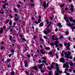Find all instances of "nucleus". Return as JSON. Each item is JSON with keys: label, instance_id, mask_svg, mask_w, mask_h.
<instances>
[{"label": "nucleus", "instance_id": "obj_13", "mask_svg": "<svg viewBox=\"0 0 75 75\" xmlns=\"http://www.w3.org/2000/svg\"><path fill=\"white\" fill-rule=\"evenodd\" d=\"M46 23L47 24H48L47 26V27H48V26H50V25H51V23H52L51 22H47Z\"/></svg>", "mask_w": 75, "mask_h": 75}, {"label": "nucleus", "instance_id": "obj_48", "mask_svg": "<svg viewBox=\"0 0 75 75\" xmlns=\"http://www.w3.org/2000/svg\"><path fill=\"white\" fill-rule=\"evenodd\" d=\"M67 43L65 42L64 43V46H67Z\"/></svg>", "mask_w": 75, "mask_h": 75}, {"label": "nucleus", "instance_id": "obj_31", "mask_svg": "<svg viewBox=\"0 0 75 75\" xmlns=\"http://www.w3.org/2000/svg\"><path fill=\"white\" fill-rule=\"evenodd\" d=\"M43 32L45 34H48V33H47V31L45 30H44L43 31Z\"/></svg>", "mask_w": 75, "mask_h": 75}, {"label": "nucleus", "instance_id": "obj_45", "mask_svg": "<svg viewBox=\"0 0 75 75\" xmlns=\"http://www.w3.org/2000/svg\"><path fill=\"white\" fill-rule=\"evenodd\" d=\"M40 40L42 42H43V41H44V40H43V39H42V38L40 39Z\"/></svg>", "mask_w": 75, "mask_h": 75}, {"label": "nucleus", "instance_id": "obj_19", "mask_svg": "<svg viewBox=\"0 0 75 75\" xmlns=\"http://www.w3.org/2000/svg\"><path fill=\"white\" fill-rule=\"evenodd\" d=\"M69 20H70V21H71V22H74L75 21H74V20H72V18H69Z\"/></svg>", "mask_w": 75, "mask_h": 75}, {"label": "nucleus", "instance_id": "obj_51", "mask_svg": "<svg viewBox=\"0 0 75 75\" xmlns=\"http://www.w3.org/2000/svg\"><path fill=\"white\" fill-rule=\"evenodd\" d=\"M34 58H36L37 57V55L35 54L34 56Z\"/></svg>", "mask_w": 75, "mask_h": 75}, {"label": "nucleus", "instance_id": "obj_41", "mask_svg": "<svg viewBox=\"0 0 75 75\" xmlns=\"http://www.w3.org/2000/svg\"><path fill=\"white\" fill-rule=\"evenodd\" d=\"M25 73L27 74V75H29V74L28 73V72L27 71H25Z\"/></svg>", "mask_w": 75, "mask_h": 75}, {"label": "nucleus", "instance_id": "obj_30", "mask_svg": "<svg viewBox=\"0 0 75 75\" xmlns=\"http://www.w3.org/2000/svg\"><path fill=\"white\" fill-rule=\"evenodd\" d=\"M50 48L48 47H46L45 48V50H50Z\"/></svg>", "mask_w": 75, "mask_h": 75}, {"label": "nucleus", "instance_id": "obj_14", "mask_svg": "<svg viewBox=\"0 0 75 75\" xmlns=\"http://www.w3.org/2000/svg\"><path fill=\"white\" fill-rule=\"evenodd\" d=\"M71 8H70V10H71V12H73L74 11V8H74V6L71 5Z\"/></svg>", "mask_w": 75, "mask_h": 75}, {"label": "nucleus", "instance_id": "obj_7", "mask_svg": "<svg viewBox=\"0 0 75 75\" xmlns=\"http://www.w3.org/2000/svg\"><path fill=\"white\" fill-rule=\"evenodd\" d=\"M52 38L53 40H58V39L57 38V37H55V36L54 35H53L52 36Z\"/></svg>", "mask_w": 75, "mask_h": 75}, {"label": "nucleus", "instance_id": "obj_23", "mask_svg": "<svg viewBox=\"0 0 75 75\" xmlns=\"http://www.w3.org/2000/svg\"><path fill=\"white\" fill-rule=\"evenodd\" d=\"M35 6V4H30V7H33Z\"/></svg>", "mask_w": 75, "mask_h": 75}, {"label": "nucleus", "instance_id": "obj_16", "mask_svg": "<svg viewBox=\"0 0 75 75\" xmlns=\"http://www.w3.org/2000/svg\"><path fill=\"white\" fill-rule=\"evenodd\" d=\"M57 25L59 26V28H62V25L61 24V23H59L57 24Z\"/></svg>", "mask_w": 75, "mask_h": 75}, {"label": "nucleus", "instance_id": "obj_44", "mask_svg": "<svg viewBox=\"0 0 75 75\" xmlns=\"http://www.w3.org/2000/svg\"><path fill=\"white\" fill-rule=\"evenodd\" d=\"M66 35H68V34H69V32H68V31H67L66 33Z\"/></svg>", "mask_w": 75, "mask_h": 75}, {"label": "nucleus", "instance_id": "obj_2", "mask_svg": "<svg viewBox=\"0 0 75 75\" xmlns=\"http://www.w3.org/2000/svg\"><path fill=\"white\" fill-rule=\"evenodd\" d=\"M67 23L66 25L67 26H69V27H72V25H74V24L73 23H72L71 24V23L69 22V19H67L66 21Z\"/></svg>", "mask_w": 75, "mask_h": 75}, {"label": "nucleus", "instance_id": "obj_56", "mask_svg": "<svg viewBox=\"0 0 75 75\" xmlns=\"http://www.w3.org/2000/svg\"><path fill=\"white\" fill-rule=\"evenodd\" d=\"M40 71L42 73H44V71L43 70H40Z\"/></svg>", "mask_w": 75, "mask_h": 75}, {"label": "nucleus", "instance_id": "obj_22", "mask_svg": "<svg viewBox=\"0 0 75 75\" xmlns=\"http://www.w3.org/2000/svg\"><path fill=\"white\" fill-rule=\"evenodd\" d=\"M3 29L2 28H1V30H0V33L1 34L3 33Z\"/></svg>", "mask_w": 75, "mask_h": 75}, {"label": "nucleus", "instance_id": "obj_33", "mask_svg": "<svg viewBox=\"0 0 75 75\" xmlns=\"http://www.w3.org/2000/svg\"><path fill=\"white\" fill-rule=\"evenodd\" d=\"M48 74L49 75H51V74H52V72H51V71H50L48 72Z\"/></svg>", "mask_w": 75, "mask_h": 75}, {"label": "nucleus", "instance_id": "obj_26", "mask_svg": "<svg viewBox=\"0 0 75 75\" xmlns=\"http://www.w3.org/2000/svg\"><path fill=\"white\" fill-rule=\"evenodd\" d=\"M58 42H58V41H56L55 42V43L54 44V45H57V44H58Z\"/></svg>", "mask_w": 75, "mask_h": 75}, {"label": "nucleus", "instance_id": "obj_43", "mask_svg": "<svg viewBox=\"0 0 75 75\" xmlns=\"http://www.w3.org/2000/svg\"><path fill=\"white\" fill-rule=\"evenodd\" d=\"M12 23H11V21H10L9 23V25H11Z\"/></svg>", "mask_w": 75, "mask_h": 75}, {"label": "nucleus", "instance_id": "obj_34", "mask_svg": "<svg viewBox=\"0 0 75 75\" xmlns=\"http://www.w3.org/2000/svg\"><path fill=\"white\" fill-rule=\"evenodd\" d=\"M12 36H10L9 37V40H10V41H11V40H12Z\"/></svg>", "mask_w": 75, "mask_h": 75}, {"label": "nucleus", "instance_id": "obj_61", "mask_svg": "<svg viewBox=\"0 0 75 75\" xmlns=\"http://www.w3.org/2000/svg\"><path fill=\"white\" fill-rule=\"evenodd\" d=\"M39 63H41V60H39Z\"/></svg>", "mask_w": 75, "mask_h": 75}, {"label": "nucleus", "instance_id": "obj_12", "mask_svg": "<svg viewBox=\"0 0 75 75\" xmlns=\"http://www.w3.org/2000/svg\"><path fill=\"white\" fill-rule=\"evenodd\" d=\"M54 68V66L52 65L51 67H47V68L49 70H51L52 69V68Z\"/></svg>", "mask_w": 75, "mask_h": 75}, {"label": "nucleus", "instance_id": "obj_63", "mask_svg": "<svg viewBox=\"0 0 75 75\" xmlns=\"http://www.w3.org/2000/svg\"><path fill=\"white\" fill-rule=\"evenodd\" d=\"M55 31L56 32H57V31H58V29L56 28L55 29Z\"/></svg>", "mask_w": 75, "mask_h": 75}, {"label": "nucleus", "instance_id": "obj_3", "mask_svg": "<svg viewBox=\"0 0 75 75\" xmlns=\"http://www.w3.org/2000/svg\"><path fill=\"white\" fill-rule=\"evenodd\" d=\"M42 59H43V60L42 61V62L45 63V64H47V65H48V64L47 63V62L46 60L47 59L45 57H43Z\"/></svg>", "mask_w": 75, "mask_h": 75}, {"label": "nucleus", "instance_id": "obj_10", "mask_svg": "<svg viewBox=\"0 0 75 75\" xmlns=\"http://www.w3.org/2000/svg\"><path fill=\"white\" fill-rule=\"evenodd\" d=\"M38 68L39 69H41V68H42V67L43 66V64H41L40 65H38Z\"/></svg>", "mask_w": 75, "mask_h": 75}, {"label": "nucleus", "instance_id": "obj_11", "mask_svg": "<svg viewBox=\"0 0 75 75\" xmlns=\"http://www.w3.org/2000/svg\"><path fill=\"white\" fill-rule=\"evenodd\" d=\"M24 63L25 64V67H27L28 66V65L27 64V60H25L24 61Z\"/></svg>", "mask_w": 75, "mask_h": 75}, {"label": "nucleus", "instance_id": "obj_58", "mask_svg": "<svg viewBox=\"0 0 75 75\" xmlns=\"http://www.w3.org/2000/svg\"><path fill=\"white\" fill-rule=\"evenodd\" d=\"M68 38L69 39V41H71V38H70V37H68Z\"/></svg>", "mask_w": 75, "mask_h": 75}, {"label": "nucleus", "instance_id": "obj_55", "mask_svg": "<svg viewBox=\"0 0 75 75\" xmlns=\"http://www.w3.org/2000/svg\"><path fill=\"white\" fill-rule=\"evenodd\" d=\"M22 41H25V38H23L22 39Z\"/></svg>", "mask_w": 75, "mask_h": 75}, {"label": "nucleus", "instance_id": "obj_8", "mask_svg": "<svg viewBox=\"0 0 75 75\" xmlns=\"http://www.w3.org/2000/svg\"><path fill=\"white\" fill-rule=\"evenodd\" d=\"M41 19L39 18L38 20V22H37V21H36L35 22V24H38V23H40V22H41Z\"/></svg>", "mask_w": 75, "mask_h": 75}, {"label": "nucleus", "instance_id": "obj_27", "mask_svg": "<svg viewBox=\"0 0 75 75\" xmlns=\"http://www.w3.org/2000/svg\"><path fill=\"white\" fill-rule=\"evenodd\" d=\"M43 25H44V24L43 23H41L40 24V25H39V26L40 27H42L43 26Z\"/></svg>", "mask_w": 75, "mask_h": 75}, {"label": "nucleus", "instance_id": "obj_6", "mask_svg": "<svg viewBox=\"0 0 75 75\" xmlns=\"http://www.w3.org/2000/svg\"><path fill=\"white\" fill-rule=\"evenodd\" d=\"M59 61L61 62H62L63 63H64V62H65V61H64V58H61L59 59Z\"/></svg>", "mask_w": 75, "mask_h": 75}, {"label": "nucleus", "instance_id": "obj_9", "mask_svg": "<svg viewBox=\"0 0 75 75\" xmlns=\"http://www.w3.org/2000/svg\"><path fill=\"white\" fill-rule=\"evenodd\" d=\"M67 71H68V69H66L65 70L64 73H66V75H69V74L67 72Z\"/></svg>", "mask_w": 75, "mask_h": 75}, {"label": "nucleus", "instance_id": "obj_64", "mask_svg": "<svg viewBox=\"0 0 75 75\" xmlns=\"http://www.w3.org/2000/svg\"><path fill=\"white\" fill-rule=\"evenodd\" d=\"M65 10L66 11L68 10V8H65Z\"/></svg>", "mask_w": 75, "mask_h": 75}, {"label": "nucleus", "instance_id": "obj_36", "mask_svg": "<svg viewBox=\"0 0 75 75\" xmlns=\"http://www.w3.org/2000/svg\"><path fill=\"white\" fill-rule=\"evenodd\" d=\"M55 55L56 56L57 58L58 59L59 57H58V54H55Z\"/></svg>", "mask_w": 75, "mask_h": 75}, {"label": "nucleus", "instance_id": "obj_57", "mask_svg": "<svg viewBox=\"0 0 75 75\" xmlns=\"http://www.w3.org/2000/svg\"><path fill=\"white\" fill-rule=\"evenodd\" d=\"M51 54H52V52H50L49 54V55H51Z\"/></svg>", "mask_w": 75, "mask_h": 75}, {"label": "nucleus", "instance_id": "obj_60", "mask_svg": "<svg viewBox=\"0 0 75 75\" xmlns=\"http://www.w3.org/2000/svg\"><path fill=\"white\" fill-rule=\"evenodd\" d=\"M27 57H28V58H30V55H27Z\"/></svg>", "mask_w": 75, "mask_h": 75}, {"label": "nucleus", "instance_id": "obj_4", "mask_svg": "<svg viewBox=\"0 0 75 75\" xmlns=\"http://www.w3.org/2000/svg\"><path fill=\"white\" fill-rule=\"evenodd\" d=\"M65 67L66 68H68L69 67V64H68V63L67 62H66V64H64L63 65V68H65Z\"/></svg>", "mask_w": 75, "mask_h": 75}, {"label": "nucleus", "instance_id": "obj_21", "mask_svg": "<svg viewBox=\"0 0 75 75\" xmlns=\"http://www.w3.org/2000/svg\"><path fill=\"white\" fill-rule=\"evenodd\" d=\"M43 51L44 50H43V49H42L40 50V52H41L42 54H45V52H43Z\"/></svg>", "mask_w": 75, "mask_h": 75}, {"label": "nucleus", "instance_id": "obj_35", "mask_svg": "<svg viewBox=\"0 0 75 75\" xmlns=\"http://www.w3.org/2000/svg\"><path fill=\"white\" fill-rule=\"evenodd\" d=\"M59 45L60 47H62V44L59 43Z\"/></svg>", "mask_w": 75, "mask_h": 75}, {"label": "nucleus", "instance_id": "obj_37", "mask_svg": "<svg viewBox=\"0 0 75 75\" xmlns=\"http://www.w3.org/2000/svg\"><path fill=\"white\" fill-rule=\"evenodd\" d=\"M50 45H51V46H53L54 45V43H51Z\"/></svg>", "mask_w": 75, "mask_h": 75}, {"label": "nucleus", "instance_id": "obj_53", "mask_svg": "<svg viewBox=\"0 0 75 75\" xmlns=\"http://www.w3.org/2000/svg\"><path fill=\"white\" fill-rule=\"evenodd\" d=\"M67 50H69V51H70V49L69 48V47H67Z\"/></svg>", "mask_w": 75, "mask_h": 75}, {"label": "nucleus", "instance_id": "obj_29", "mask_svg": "<svg viewBox=\"0 0 75 75\" xmlns=\"http://www.w3.org/2000/svg\"><path fill=\"white\" fill-rule=\"evenodd\" d=\"M15 74V73L14 71H12L11 72V75H14Z\"/></svg>", "mask_w": 75, "mask_h": 75}, {"label": "nucleus", "instance_id": "obj_17", "mask_svg": "<svg viewBox=\"0 0 75 75\" xmlns=\"http://www.w3.org/2000/svg\"><path fill=\"white\" fill-rule=\"evenodd\" d=\"M43 6H44V7L46 8V2H43Z\"/></svg>", "mask_w": 75, "mask_h": 75}, {"label": "nucleus", "instance_id": "obj_52", "mask_svg": "<svg viewBox=\"0 0 75 75\" xmlns=\"http://www.w3.org/2000/svg\"><path fill=\"white\" fill-rule=\"evenodd\" d=\"M37 37V36L35 35L33 39H35V38H36Z\"/></svg>", "mask_w": 75, "mask_h": 75}, {"label": "nucleus", "instance_id": "obj_1", "mask_svg": "<svg viewBox=\"0 0 75 75\" xmlns=\"http://www.w3.org/2000/svg\"><path fill=\"white\" fill-rule=\"evenodd\" d=\"M56 69L57 70V71H55V75H59L58 74H62V71H59V67H58V64H56Z\"/></svg>", "mask_w": 75, "mask_h": 75}, {"label": "nucleus", "instance_id": "obj_46", "mask_svg": "<svg viewBox=\"0 0 75 75\" xmlns=\"http://www.w3.org/2000/svg\"><path fill=\"white\" fill-rule=\"evenodd\" d=\"M75 29V27H73L72 28V31H73V30H74V29Z\"/></svg>", "mask_w": 75, "mask_h": 75}, {"label": "nucleus", "instance_id": "obj_49", "mask_svg": "<svg viewBox=\"0 0 75 75\" xmlns=\"http://www.w3.org/2000/svg\"><path fill=\"white\" fill-rule=\"evenodd\" d=\"M11 52L13 53L14 52V50L11 49Z\"/></svg>", "mask_w": 75, "mask_h": 75}, {"label": "nucleus", "instance_id": "obj_15", "mask_svg": "<svg viewBox=\"0 0 75 75\" xmlns=\"http://www.w3.org/2000/svg\"><path fill=\"white\" fill-rule=\"evenodd\" d=\"M65 57H66L67 58H69V59H72V56L69 57L68 56L65 55Z\"/></svg>", "mask_w": 75, "mask_h": 75}, {"label": "nucleus", "instance_id": "obj_18", "mask_svg": "<svg viewBox=\"0 0 75 75\" xmlns=\"http://www.w3.org/2000/svg\"><path fill=\"white\" fill-rule=\"evenodd\" d=\"M7 4H8V3H5L4 4L3 6V8H5L6 7V5H7Z\"/></svg>", "mask_w": 75, "mask_h": 75}, {"label": "nucleus", "instance_id": "obj_47", "mask_svg": "<svg viewBox=\"0 0 75 75\" xmlns=\"http://www.w3.org/2000/svg\"><path fill=\"white\" fill-rule=\"evenodd\" d=\"M12 55H13V54H9V55H8L9 57H11V56Z\"/></svg>", "mask_w": 75, "mask_h": 75}, {"label": "nucleus", "instance_id": "obj_62", "mask_svg": "<svg viewBox=\"0 0 75 75\" xmlns=\"http://www.w3.org/2000/svg\"><path fill=\"white\" fill-rule=\"evenodd\" d=\"M9 16L10 17H11V18H13V16L11 15L10 14L9 15Z\"/></svg>", "mask_w": 75, "mask_h": 75}, {"label": "nucleus", "instance_id": "obj_5", "mask_svg": "<svg viewBox=\"0 0 75 75\" xmlns=\"http://www.w3.org/2000/svg\"><path fill=\"white\" fill-rule=\"evenodd\" d=\"M71 54V53L69 52V51H68V52H67L64 53V54L66 55H67V56H69L70 55V54Z\"/></svg>", "mask_w": 75, "mask_h": 75}, {"label": "nucleus", "instance_id": "obj_24", "mask_svg": "<svg viewBox=\"0 0 75 75\" xmlns=\"http://www.w3.org/2000/svg\"><path fill=\"white\" fill-rule=\"evenodd\" d=\"M69 64H70V66H71V67L73 66L74 64H73V63L72 62H69Z\"/></svg>", "mask_w": 75, "mask_h": 75}, {"label": "nucleus", "instance_id": "obj_32", "mask_svg": "<svg viewBox=\"0 0 75 75\" xmlns=\"http://www.w3.org/2000/svg\"><path fill=\"white\" fill-rule=\"evenodd\" d=\"M64 20H67V16L65 15H64Z\"/></svg>", "mask_w": 75, "mask_h": 75}, {"label": "nucleus", "instance_id": "obj_25", "mask_svg": "<svg viewBox=\"0 0 75 75\" xmlns=\"http://www.w3.org/2000/svg\"><path fill=\"white\" fill-rule=\"evenodd\" d=\"M47 32H48V33H51V30H49V29H47Z\"/></svg>", "mask_w": 75, "mask_h": 75}, {"label": "nucleus", "instance_id": "obj_40", "mask_svg": "<svg viewBox=\"0 0 75 75\" xmlns=\"http://www.w3.org/2000/svg\"><path fill=\"white\" fill-rule=\"evenodd\" d=\"M8 21H9V20H7L6 21V22L5 23V24H7L8 23Z\"/></svg>", "mask_w": 75, "mask_h": 75}, {"label": "nucleus", "instance_id": "obj_59", "mask_svg": "<svg viewBox=\"0 0 75 75\" xmlns=\"http://www.w3.org/2000/svg\"><path fill=\"white\" fill-rule=\"evenodd\" d=\"M70 46V45L68 43L67 44V47H69Z\"/></svg>", "mask_w": 75, "mask_h": 75}, {"label": "nucleus", "instance_id": "obj_38", "mask_svg": "<svg viewBox=\"0 0 75 75\" xmlns=\"http://www.w3.org/2000/svg\"><path fill=\"white\" fill-rule=\"evenodd\" d=\"M49 5V3H48L46 5V7H48V6Z\"/></svg>", "mask_w": 75, "mask_h": 75}, {"label": "nucleus", "instance_id": "obj_50", "mask_svg": "<svg viewBox=\"0 0 75 75\" xmlns=\"http://www.w3.org/2000/svg\"><path fill=\"white\" fill-rule=\"evenodd\" d=\"M1 50H3V46H2L1 47Z\"/></svg>", "mask_w": 75, "mask_h": 75}, {"label": "nucleus", "instance_id": "obj_39", "mask_svg": "<svg viewBox=\"0 0 75 75\" xmlns=\"http://www.w3.org/2000/svg\"><path fill=\"white\" fill-rule=\"evenodd\" d=\"M17 7H20V4H17Z\"/></svg>", "mask_w": 75, "mask_h": 75}, {"label": "nucleus", "instance_id": "obj_28", "mask_svg": "<svg viewBox=\"0 0 75 75\" xmlns=\"http://www.w3.org/2000/svg\"><path fill=\"white\" fill-rule=\"evenodd\" d=\"M65 5L64 4H63L61 5H60V7L61 8H63V7H64Z\"/></svg>", "mask_w": 75, "mask_h": 75}, {"label": "nucleus", "instance_id": "obj_54", "mask_svg": "<svg viewBox=\"0 0 75 75\" xmlns=\"http://www.w3.org/2000/svg\"><path fill=\"white\" fill-rule=\"evenodd\" d=\"M63 38V36H60V39H61V38Z\"/></svg>", "mask_w": 75, "mask_h": 75}, {"label": "nucleus", "instance_id": "obj_20", "mask_svg": "<svg viewBox=\"0 0 75 75\" xmlns=\"http://www.w3.org/2000/svg\"><path fill=\"white\" fill-rule=\"evenodd\" d=\"M33 69L35 71H37L38 70V67H37V66H35L34 67Z\"/></svg>", "mask_w": 75, "mask_h": 75}, {"label": "nucleus", "instance_id": "obj_42", "mask_svg": "<svg viewBox=\"0 0 75 75\" xmlns=\"http://www.w3.org/2000/svg\"><path fill=\"white\" fill-rule=\"evenodd\" d=\"M10 59H8L6 60L7 62H9V61H10Z\"/></svg>", "mask_w": 75, "mask_h": 75}]
</instances>
